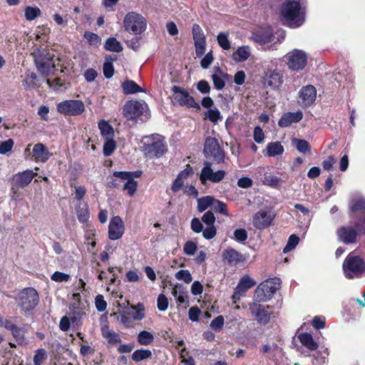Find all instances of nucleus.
<instances>
[{"mask_svg": "<svg viewBox=\"0 0 365 365\" xmlns=\"http://www.w3.org/2000/svg\"><path fill=\"white\" fill-rule=\"evenodd\" d=\"M307 8L306 0H286L280 10L282 19L289 27L298 28L306 21Z\"/></svg>", "mask_w": 365, "mask_h": 365, "instance_id": "obj_1", "label": "nucleus"}, {"mask_svg": "<svg viewBox=\"0 0 365 365\" xmlns=\"http://www.w3.org/2000/svg\"><path fill=\"white\" fill-rule=\"evenodd\" d=\"M285 38V31L282 29L273 33L271 27L266 26L252 34V40L260 45L263 50H274L275 45Z\"/></svg>", "mask_w": 365, "mask_h": 365, "instance_id": "obj_2", "label": "nucleus"}, {"mask_svg": "<svg viewBox=\"0 0 365 365\" xmlns=\"http://www.w3.org/2000/svg\"><path fill=\"white\" fill-rule=\"evenodd\" d=\"M143 143V150L148 158H160L168 150L165 138L158 134L144 137Z\"/></svg>", "mask_w": 365, "mask_h": 365, "instance_id": "obj_3", "label": "nucleus"}, {"mask_svg": "<svg viewBox=\"0 0 365 365\" xmlns=\"http://www.w3.org/2000/svg\"><path fill=\"white\" fill-rule=\"evenodd\" d=\"M123 113L127 120L142 122L150 118L149 108L144 101H130L123 106Z\"/></svg>", "mask_w": 365, "mask_h": 365, "instance_id": "obj_4", "label": "nucleus"}, {"mask_svg": "<svg viewBox=\"0 0 365 365\" xmlns=\"http://www.w3.org/2000/svg\"><path fill=\"white\" fill-rule=\"evenodd\" d=\"M364 265V260L356 252H350L342 264L345 277L349 279L361 277Z\"/></svg>", "mask_w": 365, "mask_h": 365, "instance_id": "obj_5", "label": "nucleus"}, {"mask_svg": "<svg viewBox=\"0 0 365 365\" xmlns=\"http://www.w3.org/2000/svg\"><path fill=\"white\" fill-rule=\"evenodd\" d=\"M280 279L277 277L264 281L255 289L254 300L257 302H265L270 300L280 288Z\"/></svg>", "mask_w": 365, "mask_h": 365, "instance_id": "obj_6", "label": "nucleus"}, {"mask_svg": "<svg viewBox=\"0 0 365 365\" xmlns=\"http://www.w3.org/2000/svg\"><path fill=\"white\" fill-rule=\"evenodd\" d=\"M36 68L44 76L53 75L56 71L52 56L46 50L36 48L33 53Z\"/></svg>", "mask_w": 365, "mask_h": 365, "instance_id": "obj_7", "label": "nucleus"}, {"mask_svg": "<svg viewBox=\"0 0 365 365\" xmlns=\"http://www.w3.org/2000/svg\"><path fill=\"white\" fill-rule=\"evenodd\" d=\"M115 178L110 182V186L114 187H120L127 191L130 196L134 195L137 190L138 182L133 180V173L132 172L116 171L113 173Z\"/></svg>", "mask_w": 365, "mask_h": 365, "instance_id": "obj_8", "label": "nucleus"}, {"mask_svg": "<svg viewBox=\"0 0 365 365\" xmlns=\"http://www.w3.org/2000/svg\"><path fill=\"white\" fill-rule=\"evenodd\" d=\"M16 302L22 312H29L38 304V294L34 288H25L19 293Z\"/></svg>", "mask_w": 365, "mask_h": 365, "instance_id": "obj_9", "label": "nucleus"}, {"mask_svg": "<svg viewBox=\"0 0 365 365\" xmlns=\"http://www.w3.org/2000/svg\"><path fill=\"white\" fill-rule=\"evenodd\" d=\"M125 30L133 34H140L147 28L146 19L135 12L127 14L123 20Z\"/></svg>", "mask_w": 365, "mask_h": 365, "instance_id": "obj_10", "label": "nucleus"}, {"mask_svg": "<svg viewBox=\"0 0 365 365\" xmlns=\"http://www.w3.org/2000/svg\"><path fill=\"white\" fill-rule=\"evenodd\" d=\"M172 91L173 92V103L174 105L177 104L180 106L193 108L197 110L200 109V105L195 101L194 98L185 89L175 86L173 87Z\"/></svg>", "mask_w": 365, "mask_h": 365, "instance_id": "obj_11", "label": "nucleus"}, {"mask_svg": "<svg viewBox=\"0 0 365 365\" xmlns=\"http://www.w3.org/2000/svg\"><path fill=\"white\" fill-rule=\"evenodd\" d=\"M56 109L64 115H79L85 111V106L79 100H66L58 103Z\"/></svg>", "mask_w": 365, "mask_h": 365, "instance_id": "obj_12", "label": "nucleus"}, {"mask_svg": "<svg viewBox=\"0 0 365 365\" xmlns=\"http://www.w3.org/2000/svg\"><path fill=\"white\" fill-rule=\"evenodd\" d=\"M31 145H28L24 150L26 159L33 160L36 163H46L52 154L49 152L46 145L38 143L35 144L32 148V153L30 151Z\"/></svg>", "mask_w": 365, "mask_h": 365, "instance_id": "obj_13", "label": "nucleus"}, {"mask_svg": "<svg viewBox=\"0 0 365 365\" xmlns=\"http://www.w3.org/2000/svg\"><path fill=\"white\" fill-rule=\"evenodd\" d=\"M249 309L255 319L261 324H267L272 314V308L269 305H263L255 302L249 304Z\"/></svg>", "mask_w": 365, "mask_h": 365, "instance_id": "obj_14", "label": "nucleus"}, {"mask_svg": "<svg viewBox=\"0 0 365 365\" xmlns=\"http://www.w3.org/2000/svg\"><path fill=\"white\" fill-rule=\"evenodd\" d=\"M287 66L289 69L299 71L305 68L307 63V54L299 49H293L287 55Z\"/></svg>", "mask_w": 365, "mask_h": 365, "instance_id": "obj_15", "label": "nucleus"}, {"mask_svg": "<svg viewBox=\"0 0 365 365\" xmlns=\"http://www.w3.org/2000/svg\"><path fill=\"white\" fill-rule=\"evenodd\" d=\"M225 175V171L222 170L214 171L212 168V163L205 161L200 174V180L203 185H205L207 182L218 183L224 179Z\"/></svg>", "mask_w": 365, "mask_h": 365, "instance_id": "obj_16", "label": "nucleus"}, {"mask_svg": "<svg viewBox=\"0 0 365 365\" xmlns=\"http://www.w3.org/2000/svg\"><path fill=\"white\" fill-rule=\"evenodd\" d=\"M204 153L206 157H212L217 163L222 162L225 158L217 140L212 137H207L205 140Z\"/></svg>", "mask_w": 365, "mask_h": 365, "instance_id": "obj_17", "label": "nucleus"}, {"mask_svg": "<svg viewBox=\"0 0 365 365\" xmlns=\"http://www.w3.org/2000/svg\"><path fill=\"white\" fill-rule=\"evenodd\" d=\"M125 232V225L119 216L113 217L108 225V237L111 240L120 239Z\"/></svg>", "mask_w": 365, "mask_h": 365, "instance_id": "obj_18", "label": "nucleus"}, {"mask_svg": "<svg viewBox=\"0 0 365 365\" xmlns=\"http://www.w3.org/2000/svg\"><path fill=\"white\" fill-rule=\"evenodd\" d=\"M36 175V173L31 170H26L15 174L11 180L13 190H16V187L24 188L26 187L31 183Z\"/></svg>", "mask_w": 365, "mask_h": 365, "instance_id": "obj_19", "label": "nucleus"}, {"mask_svg": "<svg viewBox=\"0 0 365 365\" xmlns=\"http://www.w3.org/2000/svg\"><path fill=\"white\" fill-rule=\"evenodd\" d=\"M274 217V215L270 211L261 210L255 214L253 225L257 229H264L271 225Z\"/></svg>", "mask_w": 365, "mask_h": 365, "instance_id": "obj_20", "label": "nucleus"}, {"mask_svg": "<svg viewBox=\"0 0 365 365\" xmlns=\"http://www.w3.org/2000/svg\"><path fill=\"white\" fill-rule=\"evenodd\" d=\"M255 282L249 276H244L240 280L236 287L232 299L234 304H237L240 297L250 288L255 285Z\"/></svg>", "mask_w": 365, "mask_h": 365, "instance_id": "obj_21", "label": "nucleus"}, {"mask_svg": "<svg viewBox=\"0 0 365 365\" xmlns=\"http://www.w3.org/2000/svg\"><path fill=\"white\" fill-rule=\"evenodd\" d=\"M316 96L317 91L314 86H304L300 90L299 103L302 106H309L316 100Z\"/></svg>", "mask_w": 365, "mask_h": 365, "instance_id": "obj_22", "label": "nucleus"}, {"mask_svg": "<svg viewBox=\"0 0 365 365\" xmlns=\"http://www.w3.org/2000/svg\"><path fill=\"white\" fill-rule=\"evenodd\" d=\"M282 75L274 70L267 71L264 76V84L272 89H277L282 84Z\"/></svg>", "mask_w": 365, "mask_h": 365, "instance_id": "obj_23", "label": "nucleus"}, {"mask_svg": "<svg viewBox=\"0 0 365 365\" xmlns=\"http://www.w3.org/2000/svg\"><path fill=\"white\" fill-rule=\"evenodd\" d=\"M303 117L302 112L298 110L295 113L288 112L284 113L278 122L279 127L286 128L289 126L293 123L299 122Z\"/></svg>", "mask_w": 365, "mask_h": 365, "instance_id": "obj_24", "label": "nucleus"}, {"mask_svg": "<svg viewBox=\"0 0 365 365\" xmlns=\"http://www.w3.org/2000/svg\"><path fill=\"white\" fill-rule=\"evenodd\" d=\"M356 235V230L351 227H343L337 231L339 240L345 244L354 242Z\"/></svg>", "mask_w": 365, "mask_h": 365, "instance_id": "obj_25", "label": "nucleus"}, {"mask_svg": "<svg viewBox=\"0 0 365 365\" xmlns=\"http://www.w3.org/2000/svg\"><path fill=\"white\" fill-rule=\"evenodd\" d=\"M222 256L230 264H237L244 260L243 256L232 248L225 250Z\"/></svg>", "mask_w": 365, "mask_h": 365, "instance_id": "obj_26", "label": "nucleus"}, {"mask_svg": "<svg viewBox=\"0 0 365 365\" xmlns=\"http://www.w3.org/2000/svg\"><path fill=\"white\" fill-rule=\"evenodd\" d=\"M101 334L109 344H115L121 341L119 334L110 329L107 324H104L101 327Z\"/></svg>", "mask_w": 365, "mask_h": 365, "instance_id": "obj_27", "label": "nucleus"}, {"mask_svg": "<svg viewBox=\"0 0 365 365\" xmlns=\"http://www.w3.org/2000/svg\"><path fill=\"white\" fill-rule=\"evenodd\" d=\"M284 150V147L280 142H272L267 144L264 154L268 157H274L282 155Z\"/></svg>", "mask_w": 365, "mask_h": 365, "instance_id": "obj_28", "label": "nucleus"}, {"mask_svg": "<svg viewBox=\"0 0 365 365\" xmlns=\"http://www.w3.org/2000/svg\"><path fill=\"white\" fill-rule=\"evenodd\" d=\"M227 75L224 73L219 68H215L214 73L212 75V79L215 88L217 90H222L225 86V79L227 78Z\"/></svg>", "mask_w": 365, "mask_h": 365, "instance_id": "obj_29", "label": "nucleus"}, {"mask_svg": "<svg viewBox=\"0 0 365 365\" xmlns=\"http://www.w3.org/2000/svg\"><path fill=\"white\" fill-rule=\"evenodd\" d=\"M301 344L311 351H314L318 348V344L314 341L312 336L308 333L300 334L298 336Z\"/></svg>", "mask_w": 365, "mask_h": 365, "instance_id": "obj_30", "label": "nucleus"}, {"mask_svg": "<svg viewBox=\"0 0 365 365\" xmlns=\"http://www.w3.org/2000/svg\"><path fill=\"white\" fill-rule=\"evenodd\" d=\"M98 128L101 130V136L104 140H110L114 137V130L113 127L106 120H101L98 123Z\"/></svg>", "mask_w": 365, "mask_h": 365, "instance_id": "obj_31", "label": "nucleus"}, {"mask_svg": "<svg viewBox=\"0 0 365 365\" xmlns=\"http://www.w3.org/2000/svg\"><path fill=\"white\" fill-rule=\"evenodd\" d=\"M123 91L125 94H134L144 91L133 81L127 80L122 83Z\"/></svg>", "mask_w": 365, "mask_h": 365, "instance_id": "obj_32", "label": "nucleus"}, {"mask_svg": "<svg viewBox=\"0 0 365 365\" xmlns=\"http://www.w3.org/2000/svg\"><path fill=\"white\" fill-rule=\"evenodd\" d=\"M250 47L243 46L239 47L237 51L233 53L232 58L237 62H243L250 57Z\"/></svg>", "mask_w": 365, "mask_h": 365, "instance_id": "obj_33", "label": "nucleus"}, {"mask_svg": "<svg viewBox=\"0 0 365 365\" xmlns=\"http://www.w3.org/2000/svg\"><path fill=\"white\" fill-rule=\"evenodd\" d=\"M104 47L107 51L117 53L120 52L123 50V46L120 43L113 37L109 38L106 40Z\"/></svg>", "mask_w": 365, "mask_h": 365, "instance_id": "obj_34", "label": "nucleus"}, {"mask_svg": "<svg viewBox=\"0 0 365 365\" xmlns=\"http://www.w3.org/2000/svg\"><path fill=\"white\" fill-rule=\"evenodd\" d=\"M138 342L142 346H148L151 344L154 340V336L148 331H141L138 334Z\"/></svg>", "mask_w": 365, "mask_h": 365, "instance_id": "obj_35", "label": "nucleus"}, {"mask_svg": "<svg viewBox=\"0 0 365 365\" xmlns=\"http://www.w3.org/2000/svg\"><path fill=\"white\" fill-rule=\"evenodd\" d=\"M83 37L91 46L98 47L101 43V38L95 33L85 31Z\"/></svg>", "mask_w": 365, "mask_h": 365, "instance_id": "obj_36", "label": "nucleus"}, {"mask_svg": "<svg viewBox=\"0 0 365 365\" xmlns=\"http://www.w3.org/2000/svg\"><path fill=\"white\" fill-rule=\"evenodd\" d=\"M76 215L78 220L81 223H86L88 221L90 217V214L88 211V207L86 204L83 205L82 207L78 206L76 208Z\"/></svg>", "mask_w": 365, "mask_h": 365, "instance_id": "obj_37", "label": "nucleus"}, {"mask_svg": "<svg viewBox=\"0 0 365 365\" xmlns=\"http://www.w3.org/2000/svg\"><path fill=\"white\" fill-rule=\"evenodd\" d=\"M46 83L49 86V88H52L56 91H63L66 89V84L64 81H63L59 78H48L46 80Z\"/></svg>", "mask_w": 365, "mask_h": 365, "instance_id": "obj_38", "label": "nucleus"}, {"mask_svg": "<svg viewBox=\"0 0 365 365\" xmlns=\"http://www.w3.org/2000/svg\"><path fill=\"white\" fill-rule=\"evenodd\" d=\"M350 209L352 212H361L365 215V199L359 197L356 200H352L350 202Z\"/></svg>", "mask_w": 365, "mask_h": 365, "instance_id": "obj_39", "label": "nucleus"}, {"mask_svg": "<svg viewBox=\"0 0 365 365\" xmlns=\"http://www.w3.org/2000/svg\"><path fill=\"white\" fill-rule=\"evenodd\" d=\"M152 356V352L148 349H137L132 354V359L135 362L149 359Z\"/></svg>", "mask_w": 365, "mask_h": 365, "instance_id": "obj_40", "label": "nucleus"}, {"mask_svg": "<svg viewBox=\"0 0 365 365\" xmlns=\"http://www.w3.org/2000/svg\"><path fill=\"white\" fill-rule=\"evenodd\" d=\"M172 294L180 303L185 302L187 298V292L185 291L184 288L180 285H175L174 287Z\"/></svg>", "mask_w": 365, "mask_h": 365, "instance_id": "obj_41", "label": "nucleus"}, {"mask_svg": "<svg viewBox=\"0 0 365 365\" xmlns=\"http://www.w3.org/2000/svg\"><path fill=\"white\" fill-rule=\"evenodd\" d=\"M215 198L211 196H206L197 200V210L199 212H204L207 208L212 206Z\"/></svg>", "mask_w": 365, "mask_h": 365, "instance_id": "obj_42", "label": "nucleus"}, {"mask_svg": "<svg viewBox=\"0 0 365 365\" xmlns=\"http://www.w3.org/2000/svg\"><path fill=\"white\" fill-rule=\"evenodd\" d=\"M41 11L36 6H26L25 8V18L28 21H33L40 16Z\"/></svg>", "mask_w": 365, "mask_h": 365, "instance_id": "obj_43", "label": "nucleus"}, {"mask_svg": "<svg viewBox=\"0 0 365 365\" xmlns=\"http://www.w3.org/2000/svg\"><path fill=\"white\" fill-rule=\"evenodd\" d=\"M292 143L297 150L302 153L304 154L310 151V145L305 140L293 138Z\"/></svg>", "mask_w": 365, "mask_h": 365, "instance_id": "obj_44", "label": "nucleus"}, {"mask_svg": "<svg viewBox=\"0 0 365 365\" xmlns=\"http://www.w3.org/2000/svg\"><path fill=\"white\" fill-rule=\"evenodd\" d=\"M117 320L126 328L131 327L133 325L132 318L129 312H123L118 314Z\"/></svg>", "mask_w": 365, "mask_h": 365, "instance_id": "obj_45", "label": "nucleus"}, {"mask_svg": "<svg viewBox=\"0 0 365 365\" xmlns=\"http://www.w3.org/2000/svg\"><path fill=\"white\" fill-rule=\"evenodd\" d=\"M264 184L274 188H278L282 186V180L277 176L268 175L264 178Z\"/></svg>", "mask_w": 365, "mask_h": 365, "instance_id": "obj_46", "label": "nucleus"}, {"mask_svg": "<svg viewBox=\"0 0 365 365\" xmlns=\"http://www.w3.org/2000/svg\"><path fill=\"white\" fill-rule=\"evenodd\" d=\"M133 312L130 314L132 320H141L145 317L144 308L142 304H138L133 307Z\"/></svg>", "mask_w": 365, "mask_h": 365, "instance_id": "obj_47", "label": "nucleus"}, {"mask_svg": "<svg viewBox=\"0 0 365 365\" xmlns=\"http://www.w3.org/2000/svg\"><path fill=\"white\" fill-rule=\"evenodd\" d=\"M207 118L212 123H217L222 119V116L217 108L209 109L206 113Z\"/></svg>", "mask_w": 365, "mask_h": 365, "instance_id": "obj_48", "label": "nucleus"}, {"mask_svg": "<svg viewBox=\"0 0 365 365\" xmlns=\"http://www.w3.org/2000/svg\"><path fill=\"white\" fill-rule=\"evenodd\" d=\"M116 148L115 142L113 138L110 140H105L103 145V154L106 156H110Z\"/></svg>", "mask_w": 365, "mask_h": 365, "instance_id": "obj_49", "label": "nucleus"}, {"mask_svg": "<svg viewBox=\"0 0 365 365\" xmlns=\"http://www.w3.org/2000/svg\"><path fill=\"white\" fill-rule=\"evenodd\" d=\"M299 242V238L295 235H292L289 237L287 245L284 247L283 252L284 253L289 252L291 250H294L296 246L298 245Z\"/></svg>", "mask_w": 365, "mask_h": 365, "instance_id": "obj_50", "label": "nucleus"}, {"mask_svg": "<svg viewBox=\"0 0 365 365\" xmlns=\"http://www.w3.org/2000/svg\"><path fill=\"white\" fill-rule=\"evenodd\" d=\"M197 250V245L192 241H187L183 247V252L187 256H193Z\"/></svg>", "mask_w": 365, "mask_h": 365, "instance_id": "obj_51", "label": "nucleus"}, {"mask_svg": "<svg viewBox=\"0 0 365 365\" xmlns=\"http://www.w3.org/2000/svg\"><path fill=\"white\" fill-rule=\"evenodd\" d=\"M177 279L183 281L185 283H190L192 280L190 272L187 269H181L175 274Z\"/></svg>", "mask_w": 365, "mask_h": 365, "instance_id": "obj_52", "label": "nucleus"}, {"mask_svg": "<svg viewBox=\"0 0 365 365\" xmlns=\"http://www.w3.org/2000/svg\"><path fill=\"white\" fill-rule=\"evenodd\" d=\"M46 357V352L44 349H38L34 356V365H42Z\"/></svg>", "mask_w": 365, "mask_h": 365, "instance_id": "obj_53", "label": "nucleus"}, {"mask_svg": "<svg viewBox=\"0 0 365 365\" xmlns=\"http://www.w3.org/2000/svg\"><path fill=\"white\" fill-rule=\"evenodd\" d=\"M217 42L220 46L224 50H228L230 48V43L228 40L227 34L220 33L217 36Z\"/></svg>", "mask_w": 365, "mask_h": 365, "instance_id": "obj_54", "label": "nucleus"}, {"mask_svg": "<svg viewBox=\"0 0 365 365\" xmlns=\"http://www.w3.org/2000/svg\"><path fill=\"white\" fill-rule=\"evenodd\" d=\"M212 208L217 212L221 213L226 216H229L226 204L222 201L215 199V202L212 204Z\"/></svg>", "mask_w": 365, "mask_h": 365, "instance_id": "obj_55", "label": "nucleus"}, {"mask_svg": "<svg viewBox=\"0 0 365 365\" xmlns=\"http://www.w3.org/2000/svg\"><path fill=\"white\" fill-rule=\"evenodd\" d=\"M70 278L69 274L61 272H55L51 277V279L56 282H66Z\"/></svg>", "mask_w": 365, "mask_h": 365, "instance_id": "obj_56", "label": "nucleus"}, {"mask_svg": "<svg viewBox=\"0 0 365 365\" xmlns=\"http://www.w3.org/2000/svg\"><path fill=\"white\" fill-rule=\"evenodd\" d=\"M192 35H193V39H194L195 42L205 40V35H204L200 26L197 24L193 25Z\"/></svg>", "mask_w": 365, "mask_h": 365, "instance_id": "obj_57", "label": "nucleus"}, {"mask_svg": "<svg viewBox=\"0 0 365 365\" xmlns=\"http://www.w3.org/2000/svg\"><path fill=\"white\" fill-rule=\"evenodd\" d=\"M14 146V141L12 139L3 141L0 143V154H6L10 152Z\"/></svg>", "mask_w": 365, "mask_h": 365, "instance_id": "obj_58", "label": "nucleus"}, {"mask_svg": "<svg viewBox=\"0 0 365 365\" xmlns=\"http://www.w3.org/2000/svg\"><path fill=\"white\" fill-rule=\"evenodd\" d=\"M95 304L96 309L98 312H103L107 307V302L104 300L103 297L101 294H98L96 297Z\"/></svg>", "mask_w": 365, "mask_h": 365, "instance_id": "obj_59", "label": "nucleus"}, {"mask_svg": "<svg viewBox=\"0 0 365 365\" xmlns=\"http://www.w3.org/2000/svg\"><path fill=\"white\" fill-rule=\"evenodd\" d=\"M224 317L222 316H218L215 317L210 323V327L213 330H220L224 325Z\"/></svg>", "mask_w": 365, "mask_h": 365, "instance_id": "obj_60", "label": "nucleus"}, {"mask_svg": "<svg viewBox=\"0 0 365 365\" xmlns=\"http://www.w3.org/2000/svg\"><path fill=\"white\" fill-rule=\"evenodd\" d=\"M168 307V300L167 297L163 294H160L158 297V309L160 311H165Z\"/></svg>", "mask_w": 365, "mask_h": 365, "instance_id": "obj_61", "label": "nucleus"}, {"mask_svg": "<svg viewBox=\"0 0 365 365\" xmlns=\"http://www.w3.org/2000/svg\"><path fill=\"white\" fill-rule=\"evenodd\" d=\"M253 138L256 143H261L264 141V134L259 126H256L254 129Z\"/></svg>", "mask_w": 365, "mask_h": 365, "instance_id": "obj_62", "label": "nucleus"}, {"mask_svg": "<svg viewBox=\"0 0 365 365\" xmlns=\"http://www.w3.org/2000/svg\"><path fill=\"white\" fill-rule=\"evenodd\" d=\"M234 238L240 242L245 241L247 238V233L245 229H237L234 232Z\"/></svg>", "mask_w": 365, "mask_h": 365, "instance_id": "obj_63", "label": "nucleus"}, {"mask_svg": "<svg viewBox=\"0 0 365 365\" xmlns=\"http://www.w3.org/2000/svg\"><path fill=\"white\" fill-rule=\"evenodd\" d=\"M200 313L201 311L197 307H192L190 308L188 312L189 319L192 322H197L199 320Z\"/></svg>", "mask_w": 365, "mask_h": 365, "instance_id": "obj_64", "label": "nucleus"}]
</instances>
